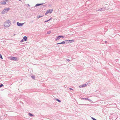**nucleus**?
Segmentation results:
<instances>
[{"mask_svg": "<svg viewBox=\"0 0 120 120\" xmlns=\"http://www.w3.org/2000/svg\"><path fill=\"white\" fill-rule=\"evenodd\" d=\"M11 24V23L10 21L9 20H8L4 22V25L5 27H7L10 26Z\"/></svg>", "mask_w": 120, "mask_h": 120, "instance_id": "1", "label": "nucleus"}, {"mask_svg": "<svg viewBox=\"0 0 120 120\" xmlns=\"http://www.w3.org/2000/svg\"><path fill=\"white\" fill-rule=\"evenodd\" d=\"M10 8H6L4 9L2 12V14H4L5 13H7L8 11L10 10Z\"/></svg>", "mask_w": 120, "mask_h": 120, "instance_id": "2", "label": "nucleus"}, {"mask_svg": "<svg viewBox=\"0 0 120 120\" xmlns=\"http://www.w3.org/2000/svg\"><path fill=\"white\" fill-rule=\"evenodd\" d=\"M17 58L16 57L13 56H11L10 57V59L11 60L16 61L17 60Z\"/></svg>", "mask_w": 120, "mask_h": 120, "instance_id": "3", "label": "nucleus"}, {"mask_svg": "<svg viewBox=\"0 0 120 120\" xmlns=\"http://www.w3.org/2000/svg\"><path fill=\"white\" fill-rule=\"evenodd\" d=\"M24 24V23H20L19 22H17V25L19 26H22Z\"/></svg>", "mask_w": 120, "mask_h": 120, "instance_id": "4", "label": "nucleus"}, {"mask_svg": "<svg viewBox=\"0 0 120 120\" xmlns=\"http://www.w3.org/2000/svg\"><path fill=\"white\" fill-rule=\"evenodd\" d=\"M87 85L86 84H83L81 85H80L79 86V87L80 88L86 86Z\"/></svg>", "mask_w": 120, "mask_h": 120, "instance_id": "5", "label": "nucleus"}, {"mask_svg": "<svg viewBox=\"0 0 120 120\" xmlns=\"http://www.w3.org/2000/svg\"><path fill=\"white\" fill-rule=\"evenodd\" d=\"M44 4V3H42L40 4H37L35 5V6H34V7L43 5Z\"/></svg>", "mask_w": 120, "mask_h": 120, "instance_id": "6", "label": "nucleus"}, {"mask_svg": "<svg viewBox=\"0 0 120 120\" xmlns=\"http://www.w3.org/2000/svg\"><path fill=\"white\" fill-rule=\"evenodd\" d=\"M47 10L48 11L49 13H51L53 11V9H51L48 10Z\"/></svg>", "mask_w": 120, "mask_h": 120, "instance_id": "7", "label": "nucleus"}, {"mask_svg": "<svg viewBox=\"0 0 120 120\" xmlns=\"http://www.w3.org/2000/svg\"><path fill=\"white\" fill-rule=\"evenodd\" d=\"M27 38L26 36H24L23 37V39L25 41H26L27 40Z\"/></svg>", "mask_w": 120, "mask_h": 120, "instance_id": "8", "label": "nucleus"}, {"mask_svg": "<svg viewBox=\"0 0 120 120\" xmlns=\"http://www.w3.org/2000/svg\"><path fill=\"white\" fill-rule=\"evenodd\" d=\"M82 99L83 100H88L89 101L90 100V99L87 98H82Z\"/></svg>", "mask_w": 120, "mask_h": 120, "instance_id": "9", "label": "nucleus"}, {"mask_svg": "<svg viewBox=\"0 0 120 120\" xmlns=\"http://www.w3.org/2000/svg\"><path fill=\"white\" fill-rule=\"evenodd\" d=\"M65 44V42L63 41L61 42L58 43L57 45H58L59 44Z\"/></svg>", "mask_w": 120, "mask_h": 120, "instance_id": "10", "label": "nucleus"}, {"mask_svg": "<svg viewBox=\"0 0 120 120\" xmlns=\"http://www.w3.org/2000/svg\"><path fill=\"white\" fill-rule=\"evenodd\" d=\"M60 36H58L56 38V39L55 40L56 41L57 40H59V39H60Z\"/></svg>", "mask_w": 120, "mask_h": 120, "instance_id": "11", "label": "nucleus"}, {"mask_svg": "<svg viewBox=\"0 0 120 120\" xmlns=\"http://www.w3.org/2000/svg\"><path fill=\"white\" fill-rule=\"evenodd\" d=\"M69 42L70 43L74 42V41L73 40H69Z\"/></svg>", "mask_w": 120, "mask_h": 120, "instance_id": "12", "label": "nucleus"}, {"mask_svg": "<svg viewBox=\"0 0 120 120\" xmlns=\"http://www.w3.org/2000/svg\"><path fill=\"white\" fill-rule=\"evenodd\" d=\"M1 4H5L6 3L5 1L1 2Z\"/></svg>", "mask_w": 120, "mask_h": 120, "instance_id": "13", "label": "nucleus"}, {"mask_svg": "<svg viewBox=\"0 0 120 120\" xmlns=\"http://www.w3.org/2000/svg\"><path fill=\"white\" fill-rule=\"evenodd\" d=\"M29 115L30 116H34V115L33 114H31V113H29Z\"/></svg>", "mask_w": 120, "mask_h": 120, "instance_id": "14", "label": "nucleus"}, {"mask_svg": "<svg viewBox=\"0 0 120 120\" xmlns=\"http://www.w3.org/2000/svg\"><path fill=\"white\" fill-rule=\"evenodd\" d=\"M43 16V15H41V16H40L39 15H38L37 17V18L38 19H39L41 17H42Z\"/></svg>", "mask_w": 120, "mask_h": 120, "instance_id": "15", "label": "nucleus"}, {"mask_svg": "<svg viewBox=\"0 0 120 120\" xmlns=\"http://www.w3.org/2000/svg\"><path fill=\"white\" fill-rule=\"evenodd\" d=\"M52 19V18H50V19H49V20H46V21H45V22H48L51 19Z\"/></svg>", "mask_w": 120, "mask_h": 120, "instance_id": "16", "label": "nucleus"}, {"mask_svg": "<svg viewBox=\"0 0 120 120\" xmlns=\"http://www.w3.org/2000/svg\"><path fill=\"white\" fill-rule=\"evenodd\" d=\"M56 100L59 102H61V101L60 100L57 98L56 99Z\"/></svg>", "mask_w": 120, "mask_h": 120, "instance_id": "17", "label": "nucleus"}, {"mask_svg": "<svg viewBox=\"0 0 120 120\" xmlns=\"http://www.w3.org/2000/svg\"><path fill=\"white\" fill-rule=\"evenodd\" d=\"M64 41L65 42V43H69V40H65V41Z\"/></svg>", "mask_w": 120, "mask_h": 120, "instance_id": "18", "label": "nucleus"}, {"mask_svg": "<svg viewBox=\"0 0 120 120\" xmlns=\"http://www.w3.org/2000/svg\"><path fill=\"white\" fill-rule=\"evenodd\" d=\"M31 77H32V78L33 79H35V76H34V75H32L31 76Z\"/></svg>", "mask_w": 120, "mask_h": 120, "instance_id": "19", "label": "nucleus"}, {"mask_svg": "<svg viewBox=\"0 0 120 120\" xmlns=\"http://www.w3.org/2000/svg\"><path fill=\"white\" fill-rule=\"evenodd\" d=\"M60 37V38H64V37L62 35H59Z\"/></svg>", "mask_w": 120, "mask_h": 120, "instance_id": "20", "label": "nucleus"}, {"mask_svg": "<svg viewBox=\"0 0 120 120\" xmlns=\"http://www.w3.org/2000/svg\"><path fill=\"white\" fill-rule=\"evenodd\" d=\"M103 9H102V8H101L100 9H98L97 11H101Z\"/></svg>", "mask_w": 120, "mask_h": 120, "instance_id": "21", "label": "nucleus"}, {"mask_svg": "<svg viewBox=\"0 0 120 120\" xmlns=\"http://www.w3.org/2000/svg\"><path fill=\"white\" fill-rule=\"evenodd\" d=\"M48 13H49V12L48 11H47V10L46 12L45 13V15H46L47 14H48Z\"/></svg>", "mask_w": 120, "mask_h": 120, "instance_id": "22", "label": "nucleus"}, {"mask_svg": "<svg viewBox=\"0 0 120 120\" xmlns=\"http://www.w3.org/2000/svg\"><path fill=\"white\" fill-rule=\"evenodd\" d=\"M0 58L1 59H3V58L1 54H0Z\"/></svg>", "mask_w": 120, "mask_h": 120, "instance_id": "23", "label": "nucleus"}, {"mask_svg": "<svg viewBox=\"0 0 120 120\" xmlns=\"http://www.w3.org/2000/svg\"><path fill=\"white\" fill-rule=\"evenodd\" d=\"M3 86H4V85L2 84H0V88L2 87Z\"/></svg>", "mask_w": 120, "mask_h": 120, "instance_id": "24", "label": "nucleus"}, {"mask_svg": "<svg viewBox=\"0 0 120 120\" xmlns=\"http://www.w3.org/2000/svg\"><path fill=\"white\" fill-rule=\"evenodd\" d=\"M50 33H51V31H49L47 32V34H50Z\"/></svg>", "mask_w": 120, "mask_h": 120, "instance_id": "25", "label": "nucleus"}, {"mask_svg": "<svg viewBox=\"0 0 120 120\" xmlns=\"http://www.w3.org/2000/svg\"><path fill=\"white\" fill-rule=\"evenodd\" d=\"M92 118L93 120H97L96 119L93 117H92Z\"/></svg>", "mask_w": 120, "mask_h": 120, "instance_id": "26", "label": "nucleus"}, {"mask_svg": "<svg viewBox=\"0 0 120 120\" xmlns=\"http://www.w3.org/2000/svg\"><path fill=\"white\" fill-rule=\"evenodd\" d=\"M23 39H22V40L20 41V42H23V41H24V40H23Z\"/></svg>", "mask_w": 120, "mask_h": 120, "instance_id": "27", "label": "nucleus"}, {"mask_svg": "<svg viewBox=\"0 0 120 120\" xmlns=\"http://www.w3.org/2000/svg\"><path fill=\"white\" fill-rule=\"evenodd\" d=\"M66 60H67V61H68V62H69V61H70V60L69 59H66Z\"/></svg>", "mask_w": 120, "mask_h": 120, "instance_id": "28", "label": "nucleus"}, {"mask_svg": "<svg viewBox=\"0 0 120 120\" xmlns=\"http://www.w3.org/2000/svg\"><path fill=\"white\" fill-rule=\"evenodd\" d=\"M6 2H8V3L9 2V1L8 0H6Z\"/></svg>", "mask_w": 120, "mask_h": 120, "instance_id": "29", "label": "nucleus"}, {"mask_svg": "<svg viewBox=\"0 0 120 120\" xmlns=\"http://www.w3.org/2000/svg\"><path fill=\"white\" fill-rule=\"evenodd\" d=\"M69 89L70 90H73V89H72V88H69Z\"/></svg>", "mask_w": 120, "mask_h": 120, "instance_id": "30", "label": "nucleus"}, {"mask_svg": "<svg viewBox=\"0 0 120 120\" xmlns=\"http://www.w3.org/2000/svg\"><path fill=\"white\" fill-rule=\"evenodd\" d=\"M46 5H45L43 6L44 7H46Z\"/></svg>", "mask_w": 120, "mask_h": 120, "instance_id": "31", "label": "nucleus"}, {"mask_svg": "<svg viewBox=\"0 0 120 120\" xmlns=\"http://www.w3.org/2000/svg\"><path fill=\"white\" fill-rule=\"evenodd\" d=\"M27 5L28 6H30V5H29V4H27Z\"/></svg>", "mask_w": 120, "mask_h": 120, "instance_id": "32", "label": "nucleus"}, {"mask_svg": "<svg viewBox=\"0 0 120 120\" xmlns=\"http://www.w3.org/2000/svg\"><path fill=\"white\" fill-rule=\"evenodd\" d=\"M105 43H107V41H105Z\"/></svg>", "mask_w": 120, "mask_h": 120, "instance_id": "33", "label": "nucleus"}, {"mask_svg": "<svg viewBox=\"0 0 120 120\" xmlns=\"http://www.w3.org/2000/svg\"><path fill=\"white\" fill-rule=\"evenodd\" d=\"M16 35V34H14L13 35Z\"/></svg>", "mask_w": 120, "mask_h": 120, "instance_id": "34", "label": "nucleus"}, {"mask_svg": "<svg viewBox=\"0 0 120 120\" xmlns=\"http://www.w3.org/2000/svg\"><path fill=\"white\" fill-rule=\"evenodd\" d=\"M51 6V5H49L50 6Z\"/></svg>", "mask_w": 120, "mask_h": 120, "instance_id": "35", "label": "nucleus"}, {"mask_svg": "<svg viewBox=\"0 0 120 120\" xmlns=\"http://www.w3.org/2000/svg\"><path fill=\"white\" fill-rule=\"evenodd\" d=\"M0 120H1L0 119Z\"/></svg>", "mask_w": 120, "mask_h": 120, "instance_id": "36", "label": "nucleus"}]
</instances>
